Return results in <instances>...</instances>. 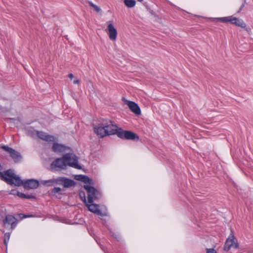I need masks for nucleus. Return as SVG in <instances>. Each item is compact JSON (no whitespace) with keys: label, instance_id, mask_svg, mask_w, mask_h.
<instances>
[{"label":"nucleus","instance_id":"obj_28","mask_svg":"<svg viewBox=\"0 0 253 253\" xmlns=\"http://www.w3.org/2000/svg\"><path fill=\"white\" fill-rule=\"evenodd\" d=\"M80 196L82 199V201L85 203H86V198L85 196V193L84 192H81L80 193Z\"/></svg>","mask_w":253,"mask_h":253},{"label":"nucleus","instance_id":"obj_32","mask_svg":"<svg viewBox=\"0 0 253 253\" xmlns=\"http://www.w3.org/2000/svg\"><path fill=\"white\" fill-rule=\"evenodd\" d=\"M244 6H245V3H243L241 5V6L239 11H238V12H240L242 10V9L244 8Z\"/></svg>","mask_w":253,"mask_h":253},{"label":"nucleus","instance_id":"obj_31","mask_svg":"<svg viewBox=\"0 0 253 253\" xmlns=\"http://www.w3.org/2000/svg\"><path fill=\"white\" fill-rule=\"evenodd\" d=\"M112 236H113L114 238H115L116 239H117L118 240H119V235L113 233V234H112Z\"/></svg>","mask_w":253,"mask_h":253},{"label":"nucleus","instance_id":"obj_24","mask_svg":"<svg viewBox=\"0 0 253 253\" xmlns=\"http://www.w3.org/2000/svg\"><path fill=\"white\" fill-rule=\"evenodd\" d=\"M88 3L89 5L96 12L98 13L101 11V8L96 5L94 4L92 2L88 1Z\"/></svg>","mask_w":253,"mask_h":253},{"label":"nucleus","instance_id":"obj_20","mask_svg":"<svg viewBox=\"0 0 253 253\" xmlns=\"http://www.w3.org/2000/svg\"><path fill=\"white\" fill-rule=\"evenodd\" d=\"M41 184L44 186H52L55 185L54 178H52L47 180H41Z\"/></svg>","mask_w":253,"mask_h":253},{"label":"nucleus","instance_id":"obj_26","mask_svg":"<svg viewBox=\"0 0 253 253\" xmlns=\"http://www.w3.org/2000/svg\"><path fill=\"white\" fill-rule=\"evenodd\" d=\"M61 191V189L60 187H54L51 190V193L55 195L56 193L60 192Z\"/></svg>","mask_w":253,"mask_h":253},{"label":"nucleus","instance_id":"obj_12","mask_svg":"<svg viewBox=\"0 0 253 253\" xmlns=\"http://www.w3.org/2000/svg\"><path fill=\"white\" fill-rule=\"evenodd\" d=\"M33 132H35L36 135L42 140L50 142H53L55 140V137L53 136L47 134L42 131L34 130Z\"/></svg>","mask_w":253,"mask_h":253},{"label":"nucleus","instance_id":"obj_35","mask_svg":"<svg viewBox=\"0 0 253 253\" xmlns=\"http://www.w3.org/2000/svg\"><path fill=\"white\" fill-rule=\"evenodd\" d=\"M73 83H74V84H79V80H74V81H73Z\"/></svg>","mask_w":253,"mask_h":253},{"label":"nucleus","instance_id":"obj_7","mask_svg":"<svg viewBox=\"0 0 253 253\" xmlns=\"http://www.w3.org/2000/svg\"><path fill=\"white\" fill-rule=\"evenodd\" d=\"M231 248L234 249H238L239 248V244L233 233H231L227 239L224 245L223 249L225 251H228Z\"/></svg>","mask_w":253,"mask_h":253},{"label":"nucleus","instance_id":"obj_16","mask_svg":"<svg viewBox=\"0 0 253 253\" xmlns=\"http://www.w3.org/2000/svg\"><path fill=\"white\" fill-rule=\"evenodd\" d=\"M67 148V147L66 146L56 142L53 143L52 147V150L55 153L65 152Z\"/></svg>","mask_w":253,"mask_h":253},{"label":"nucleus","instance_id":"obj_11","mask_svg":"<svg viewBox=\"0 0 253 253\" xmlns=\"http://www.w3.org/2000/svg\"><path fill=\"white\" fill-rule=\"evenodd\" d=\"M94 131L100 137L108 135V133H107V130H106L105 126L103 125V121L101 123L99 124L97 126L94 127Z\"/></svg>","mask_w":253,"mask_h":253},{"label":"nucleus","instance_id":"obj_6","mask_svg":"<svg viewBox=\"0 0 253 253\" xmlns=\"http://www.w3.org/2000/svg\"><path fill=\"white\" fill-rule=\"evenodd\" d=\"M103 125L107 130V133H108V135L117 134L119 128L112 121L103 120Z\"/></svg>","mask_w":253,"mask_h":253},{"label":"nucleus","instance_id":"obj_5","mask_svg":"<svg viewBox=\"0 0 253 253\" xmlns=\"http://www.w3.org/2000/svg\"><path fill=\"white\" fill-rule=\"evenodd\" d=\"M54 178L55 185H63L64 188H70L75 186L76 182L66 177H58Z\"/></svg>","mask_w":253,"mask_h":253},{"label":"nucleus","instance_id":"obj_14","mask_svg":"<svg viewBox=\"0 0 253 253\" xmlns=\"http://www.w3.org/2000/svg\"><path fill=\"white\" fill-rule=\"evenodd\" d=\"M89 204H90L86 203L85 205L86 207H87L88 209L90 211H91L94 213H95L98 215H101V216L103 215L101 210L98 209V207H99L98 205L93 204V203H89Z\"/></svg>","mask_w":253,"mask_h":253},{"label":"nucleus","instance_id":"obj_17","mask_svg":"<svg viewBox=\"0 0 253 253\" xmlns=\"http://www.w3.org/2000/svg\"><path fill=\"white\" fill-rule=\"evenodd\" d=\"M71 155V160L70 161H68L67 163V165L68 166L72 167L73 168L77 169H81V167L78 165V158L75 155Z\"/></svg>","mask_w":253,"mask_h":253},{"label":"nucleus","instance_id":"obj_3","mask_svg":"<svg viewBox=\"0 0 253 253\" xmlns=\"http://www.w3.org/2000/svg\"><path fill=\"white\" fill-rule=\"evenodd\" d=\"M84 188L87 192L88 203H92L94 200H97L101 198V193L94 187L86 185H84Z\"/></svg>","mask_w":253,"mask_h":253},{"label":"nucleus","instance_id":"obj_30","mask_svg":"<svg viewBox=\"0 0 253 253\" xmlns=\"http://www.w3.org/2000/svg\"><path fill=\"white\" fill-rule=\"evenodd\" d=\"M19 215L21 218H24L32 216V215H26L23 213H20Z\"/></svg>","mask_w":253,"mask_h":253},{"label":"nucleus","instance_id":"obj_8","mask_svg":"<svg viewBox=\"0 0 253 253\" xmlns=\"http://www.w3.org/2000/svg\"><path fill=\"white\" fill-rule=\"evenodd\" d=\"M1 148L9 154L10 157L13 160L15 163H18L21 160V155L14 149L4 145L2 146Z\"/></svg>","mask_w":253,"mask_h":253},{"label":"nucleus","instance_id":"obj_9","mask_svg":"<svg viewBox=\"0 0 253 253\" xmlns=\"http://www.w3.org/2000/svg\"><path fill=\"white\" fill-rule=\"evenodd\" d=\"M3 223L5 227L7 224L11 225V229L12 231L17 225V219L13 215L8 214L3 220Z\"/></svg>","mask_w":253,"mask_h":253},{"label":"nucleus","instance_id":"obj_15","mask_svg":"<svg viewBox=\"0 0 253 253\" xmlns=\"http://www.w3.org/2000/svg\"><path fill=\"white\" fill-rule=\"evenodd\" d=\"M108 30L109 38L113 41L116 40L117 36V31L112 24L110 23L108 25Z\"/></svg>","mask_w":253,"mask_h":253},{"label":"nucleus","instance_id":"obj_19","mask_svg":"<svg viewBox=\"0 0 253 253\" xmlns=\"http://www.w3.org/2000/svg\"><path fill=\"white\" fill-rule=\"evenodd\" d=\"M231 24L244 28L246 27V23L242 19L236 17L232 18Z\"/></svg>","mask_w":253,"mask_h":253},{"label":"nucleus","instance_id":"obj_4","mask_svg":"<svg viewBox=\"0 0 253 253\" xmlns=\"http://www.w3.org/2000/svg\"><path fill=\"white\" fill-rule=\"evenodd\" d=\"M118 137L122 139L138 141L139 139L138 135L130 130H124L121 128H119L117 134Z\"/></svg>","mask_w":253,"mask_h":253},{"label":"nucleus","instance_id":"obj_23","mask_svg":"<svg viewBox=\"0 0 253 253\" xmlns=\"http://www.w3.org/2000/svg\"><path fill=\"white\" fill-rule=\"evenodd\" d=\"M124 2L126 6L129 8L134 7L136 4L135 0H124Z\"/></svg>","mask_w":253,"mask_h":253},{"label":"nucleus","instance_id":"obj_25","mask_svg":"<svg viewBox=\"0 0 253 253\" xmlns=\"http://www.w3.org/2000/svg\"><path fill=\"white\" fill-rule=\"evenodd\" d=\"M10 238V233H6L4 235V240L3 242L5 245L7 246V244L8 243V242Z\"/></svg>","mask_w":253,"mask_h":253},{"label":"nucleus","instance_id":"obj_21","mask_svg":"<svg viewBox=\"0 0 253 253\" xmlns=\"http://www.w3.org/2000/svg\"><path fill=\"white\" fill-rule=\"evenodd\" d=\"M17 195L22 199H31L36 198L35 196L33 195H26L20 192H17Z\"/></svg>","mask_w":253,"mask_h":253},{"label":"nucleus","instance_id":"obj_22","mask_svg":"<svg viewBox=\"0 0 253 253\" xmlns=\"http://www.w3.org/2000/svg\"><path fill=\"white\" fill-rule=\"evenodd\" d=\"M232 17H225L216 18V21L218 22H221L223 23L230 22L231 23Z\"/></svg>","mask_w":253,"mask_h":253},{"label":"nucleus","instance_id":"obj_33","mask_svg":"<svg viewBox=\"0 0 253 253\" xmlns=\"http://www.w3.org/2000/svg\"><path fill=\"white\" fill-rule=\"evenodd\" d=\"M17 191L16 190H11V194H13V195H17Z\"/></svg>","mask_w":253,"mask_h":253},{"label":"nucleus","instance_id":"obj_18","mask_svg":"<svg viewBox=\"0 0 253 253\" xmlns=\"http://www.w3.org/2000/svg\"><path fill=\"white\" fill-rule=\"evenodd\" d=\"M76 180L83 182L85 184H92V179L89 178L87 176L84 175H77L75 176Z\"/></svg>","mask_w":253,"mask_h":253},{"label":"nucleus","instance_id":"obj_1","mask_svg":"<svg viewBox=\"0 0 253 253\" xmlns=\"http://www.w3.org/2000/svg\"><path fill=\"white\" fill-rule=\"evenodd\" d=\"M3 167L0 164V177L1 180L5 181L7 184L16 186H24V181L21 179L20 177L15 175L11 169H9L6 171H2Z\"/></svg>","mask_w":253,"mask_h":253},{"label":"nucleus","instance_id":"obj_27","mask_svg":"<svg viewBox=\"0 0 253 253\" xmlns=\"http://www.w3.org/2000/svg\"><path fill=\"white\" fill-rule=\"evenodd\" d=\"M28 133L29 135H30L32 136H34V135H36V133L35 132H33L34 130H35L33 128L30 127L28 129Z\"/></svg>","mask_w":253,"mask_h":253},{"label":"nucleus","instance_id":"obj_13","mask_svg":"<svg viewBox=\"0 0 253 253\" xmlns=\"http://www.w3.org/2000/svg\"><path fill=\"white\" fill-rule=\"evenodd\" d=\"M39 185V182L34 179H28L24 181V187L26 189H36Z\"/></svg>","mask_w":253,"mask_h":253},{"label":"nucleus","instance_id":"obj_29","mask_svg":"<svg viewBox=\"0 0 253 253\" xmlns=\"http://www.w3.org/2000/svg\"><path fill=\"white\" fill-rule=\"evenodd\" d=\"M207 253H217V252L213 249H207Z\"/></svg>","mask_w":253,"mask_h":253},{"label":"nucleus","instance_id":"obj_34","mask_svg":"<svg viewBox=\"0 0 253 253\" xmlns=\"http://www.w3.org/2000/svg\"><path fill=\"white\" fill-rule=\"evenodd\" d=\"M68 77L71 79H72L73 78H74V75L73 74H69L68 75Z\"/></svg>","mask_w":253,"mask_h":253},{"label":"nucleus","instance_id":"obj_10","mask_svg":"<svg viewBox=\"0 0 253 253\" xmlns=\"http://www.w3.org/2000/svg\"><path fill=\"white\" fill-rule=\"evenodd\" d=\"M125 104L127 105L130 110L136 115H139L141 114V110L138 105L135 102L129 101L123 98Z\"/></svg>","mask_w":253,"mask_h":253},{"label":"nucleus","instance_id":"obj_36","mask_svg":"<svg viewBox=\"0 0 253 253\" xmlns=\"http://www.w3.org/2000/svg\"><path fill=\"white\" fill-rule=\"evenodd\" d=\"M137 1H138L139 2H142L143 1V0H137Z\"/></svg>","mask_w":253,"mask_h":253},{"label":"nucleus","instance_id":"obj_2","mask_svg":"<svg viewBox=\"0 0 253 253\" xmlns=\"http://www.w3.org/2000/svg\"><path fill=\"white\" fill-rule=\"evenodd\" d=\"M71 160V155L70 153L65 154L62 158L55 159L50 164V169L51 170H58V169H64L68 161Z\"/></svg>","mask_w":253,"mask_h":253}]
</instances>
